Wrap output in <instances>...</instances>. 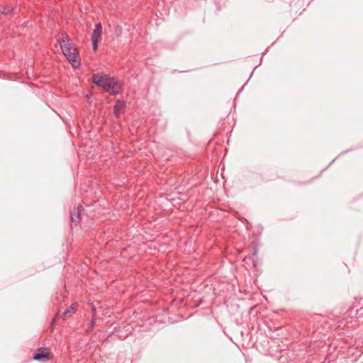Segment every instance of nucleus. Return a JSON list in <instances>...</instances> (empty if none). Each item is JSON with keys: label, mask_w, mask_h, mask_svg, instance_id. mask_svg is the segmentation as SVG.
<instances>
[{"label": "nucleus", "mask_w": 363, "mask_h": 363, "mask_svg": "<svg viewBox=\"0 0 363 363\" xmlns=\"http://www.w3.org/2000/svg\"><path fill=\"white\" fill-rule=\"evenodd\" d=\"M57 41L60 45L62 53L74 68L81 65V59L77 48L65 32L58 34Z\"/></svg>", "instance_id": "obj_1"}, {"label": "nucleus", "mask_w": 363, "mask_h": 363, "mask_svg": "<svg viewBox=\"0 0 363 363\" xmlns=\"http://www.w3.org/2000/svg\"><path fill=\"white\" fill-rule=\"evenodd\" d=\"M93 82L98 86L104 89L111 95H117L121 91V87L113 77H110L106 74H97L93 76Z\"/></svg>", "instance_id": "obj_2"}, {"label": "nucleus", "mask_w": 363, "mask_h": 363, "mask_svg": "<svg viewBox=\"0 0 363 363\" xmlns=\"http://www.w3.org/2000/svg\"><path fill=\"white\" fill-rule=\"evenodd\" d=\"M52 354L48 347L38 348L33 354V359L42 362H48L52 359Z\"/></svg>", "instance_id": "obj_3"}, {"label": "nucleus", "mask_w": 363, "mask_h": 363, "mask_svg": "<svg viewBox=\"0 0 363 363\" xmlns=\"http://www.w3.org/2000/svg\"><path fill=\"white\" fill-rule=\"evenodd\" d=\"M290 11L294 13H301L305 10L304 0H291L289 3Z\"/></svg>", "instance_id": "obj_4"}, {"label": "nucleus", "mask_w": 363, "mask_h": 363, "mask_svg": "<svg viewBox=\"0 0 363 363\" xmlns=\"http://www.w3.org/2000/svg\"><path fill=\"white\" fill-rule=\"evenodd\" d=\"M83 211V207L81 205H79L77 208H74L70 214V220H71V226L77 225V223L80 220V215L82 211Z\"/></svg>", "instance_id": "obj_5"}, {"label": "nucleus", "mask_w": 363, "mask_h": 363, "mask_svg": "<svg viewBox=\"0 0 363 363\" xmlns=\"http://www.w3.org/2000/svg\"><path fill=\"white\" fill-rule=\"evenodd\" d=\"M77 311V304L73 303L69 306L63 313L62 318L66 319L72 315Z\"/></svg>", "instance_id": "obj_6"}, {"label": "nucleus", "mask_w": 363, "mask_h": 363, "mask_svg": "<svg viewBox=\"0 0 363 363\" xmlns=\"http://www.w3.org/2000/svg\"><path fill=\"white\" fill-rule=\"evenodd\" d=\"M102 34V26L101 23H97L93 31L91 39L99 40Z\"/></svg>", "instance_id": "obj_7"}, {"label": "nucleus", "mask_w": 363, "mask_h": 363, "mask_svg": "<svg viewBox=\"0 0 363 363\" xmlns=\"http://www.w3.org/2000/svg\"><path fill=\"white\" fill-rule=\"evenodd\" d=\"M125 104L123 101H117L116 105L114 106V114L118 117L119 114V111L123 108H125Z\"/></svg>", "instance_id": "obj_8"}, {"label": "nucleus", "mask_w": 363, "mask_h": 363, "mask_svg": "<svg viewBox=\"0 0 363 363\" xmlns=\"http://www.w3.org/2000/svg\"><path fill=\"white\" fill-rule=\"evenodd\" d=\"M92 319H91V323H89V325L86 330V332L87 333H90L91 331H92L94 325H95V320H96V318H95V316H96V308L95 307L93 306H92Z\"/></svg>", "instance_id": "obj_9"}, {"label": "nucleus", "mask_w": 363, "mask_h": 363, "mask_svg": "<svg viewBox=\"0 0 363 363\" xmlns=\"http://www.w3.org/2000/svg\"><path fill=\"white\" fill-rule=\"evenodd\" d=\"M12 11H13V9L11 7L6 6H4L3 9H0V13L6 14V15H9L12 12Z\"/></svg>", "instance_id": "obj_10"}, {"label": "nucleus", "mask_w": 363, "mask_h": 363, "mask_svg": "<svg viewBox=\"0 0 363 363\" xmlns=\"http://www.w3.org/2000/svg\"><path fill=\"white\" fill-rule=\"evenodd\" d=\"M115 34L117 37H120L122 34V27L121 26H118L116 28Z\"/></svg>", "instance_id": "obj_11"}, {"label": "nucleus", "mask_w": 363, "mask_h": 363, "mask_svg": "<svg viewBox=\"0 0 363 363\" xmlns=\"http://www.w3.org/2000/svg\"><path fill=\"white\" fill-rule=\"evenodd\" d=\"M98 41H99V40L91 39L92 48H93L94 51H96L98 49Z\"/></svg>", "instance_id": "obj_12"}]
</instances>
